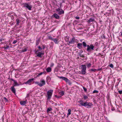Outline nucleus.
Returning a JSON list of instances; mask_svg holds the SVG:
<instances>
[{
  "instance_id": "obj_26",
  "label": "nucleus",
  "mask_w": 122,
  "mask_h": 122,
  "mask_svg": "<svg viewBox=\"0 0 122 122\" xmlns=\"http://www.w3.org/2000/svg\"><path fill=\"white\" fill-rule=\"evenodd\" d=\"M88 103L87 102H85L84 103L83 106L86 107L87 106V104Z\"/></svg>"
},
{
  "instance_id": "obj_28",
  "label": "nucleus",
  "mask_w": 122,
  "mask_h": 122,
  "mask_svg": "<svg viewBox=\"0 0 122 122\" xmlns=\"http://www.w3.org/2000/svg\"><path fill=\"white\" fill-rule=\"evenodd\" d=\"M6 47H4V48L5 50H6L8 49L9 47V46L8 45H6Z\"/></svg>"
},
{
  "instance_id": "obj_9",
  "label": "nucleus",
  "mask_w": 122,
  "mask_h": 122,
  "mask_svg": "<svg viewBox=\"0 0 122 122\" xmlns=\"http://www.w3.org/2000/svg\"><path fill=\"white\" fill-rule=\"evenodd\" d=\"M75 41V39L74 37H73L71 39V40L70 41H69V43L70 44L73 43Z\"/></svg>"
},
{
  "instance_id": "obj_34",
  "label": "nucleus",
  "mask_w": 122,
  "mask_h": 122,
  "mask_svg": "<svg viewBox=\"0 0 122 122\" xmlns=\"http://www.w3.org/2000/svg\"><path fill=\"white\" fill-rule=\"evenodd\" d=\"M43 73H44V72H42L38 74L37 75V76L38 77H39V76L41 75Z\"/></svg>"
},
{
  "instance_id": "obj_49",
  "label": "nucleus",
  "mask_w": 122,
  "mask_h": 122,
  "mask_svg": "<svg viewBox=\"0 0 122 122\" xmlns=\"http://www.w3.org/2000/svg\"><path fill=\"white\" fill-rule=\"evenodd\" d=\"M120 33H121V36H122V31L120 32Z\"/></svg>"
},
{
  "instance_id": "obj_55",
  "label": "nucleus",
  "mask_w": 122,
  "mask_h": 122,
  "mask_svg": "<svg viewBox=\"0 0 122 122\" xmlns=\"http://www.w3.org/2000/svg\"><path fill=\"white\" fill-rule=\"evenodd\" d=\"M80 41H82V40H80Z\"/></svg>"
},
{
  "instance_id": "obj_47",
  "label": "nucleus",
  "mask_w": 122,
  "mask_h": 122,
  "mask_svg": "<svg viewBox=\"0 0 122 122\" xmlns=\"http://www.w3.org/2000/svg\"><path fill=\"white\" fill-rule=\"evenodd\" d=\"M76 19H79V17L76 16Z\"/></svg>"
},
{
  "instance_id": "obj_32",
  "label": "nucleus",
  "mask_w": 122,
  "mask_h": 122,
  "mask_svg": "<svg viewBox=\"0 0 122 122\" xmlns=\"http://www.w3.org/2000/svg\"><path fill=\"white\" fill-rule=\"evenodd\" d=\"M48 39L50 40H52H52L53 38L51 36H48Z\"/></svg>"
},
{
  "instance_id": "obj_11",
  "label": "nucleus",
  "mask_w": 122,
  "mask_h": 122,
  "mask_svg": "<svg viewBox=\"0 0 122 122\" xmlns=\"http://www.w3.org/2000/svg\"><path fill=\"white\" fill-rule=\"evenodd\" d=\"M41 42L40 38H37L36 45V46H37L38 45L39 43Z\"/></svg>"
},
{
  "instance_id": "obj_35",
  "label": "nucleus",
  "mask_w": 122,
  "mask_h": 122,
  "mask_svg": "<svg viewBox=\"0 0 122 122\" xmlns=\"http://www.w3.org/2000/svg\"><path fill=\"white\" fill-rule=\"evenodd\" d=\"M57 66H58V67H61V64H59V63H58Z\"/></svg>"
},
{
  "instance_id": "obj_50",
  "label": "nucleus",
  "mask_w": 122,
  "mask_h": 122,
  "mask_svg": "<svg viewBox=\"0 0 122 122\" xmlns=\"http://www.w3.org/2000/svg\"><path fill=\"white\" fill-rule=\"evenodd\" d=\"M101 70V69H98L97 70L99 71Z\"/></svg>"
},
{
  "instance_id": "obj_19",
  "label": "nucleus",
  "mask_w": 122,
  "mask_h": 122,
  "mask_svg": "<svg viewBox=\"0 0 122 122\" xmlns=\"http://www.w3.org/2000/svg\"><path fill=\"white\" fill-rule=\"evenodd\" d=\"M83 47H86V46L87 47V45L85 41H83L82 42V44Z\"/></svg>"
},
{
  "instance_id": "obj_3",
  "label": "nucleus",
  "mask_w": 122,
  "mask_h": 122,
  "mask_svg": "<svg viewBox=\"0 0 122 122\" xmlns=\"http://www.w3.org/2000/svg\"><path fill=\"white\" fill-rule=\"evenodd\" d=\"M94 46L92 44H91L89 45H87V51L88 52H91L92 50L94 49Z\"/></svg>"
},
{
  "instance_id": "obj_46",
  "label": "nucleus",
  "mask_w": 122,
  "mask_h": 122,
  "mask_svg": "<svg viewBox=\"0 0 122 122\" xmlns=\"http://www.w3.org/2000/svg\"><path fill=\"white\" fill-rule=\"evenodd\" d=\"M42 46V47H43L42 48V49H44L45 48V46L44 45H43Z\"/></svg>"
},
{
  "instance_id": "obj_23",
  "label": "nucleus",
  "mask_w": 122,
  "mask_h": 122,
  "mask_svg": "<svg viewBox=\"0 0 122 122\" xmlns=\"http://www.w3.org/2000/svg\"><path fill=\"white\" fill-rule=\"evenodd\" d=\"M27 49L25 48H23V49L21 51L22 52H23L27 51Z\"/></svg>"
},
{
  "instance_id": "obj_53",
  "label": "nucleus",
  "mask_w": 122,
  "mask_h": 122,
  "mask_svg": "<svg viewBox=\"0 0 122 122\" xmlns=\"http://www.w3.org/2000/svg\"><path fill=\"white\" fill-rule=\"evenodd\" d=\"M29 96V94H28L27 95V97H28V96Z\"/></svg>"
},
{
  "instance_id": "obj_48",
  "label": "nucleus",
  "mask_w": 122,
  "mask_h": 122,
  "mask_svg": "<svg viewBox=\"0 0 122 122\" xmlns=\"http://www.w3.org/2000/svg\"><path fill=\"white\" fill-rule=\"evenodd\" d=\"M47 79H51V78L49 77H47Z\"/></svg>"
},
{
  "instance_id": "obj_54",
  "label": "nucleus",
  "mask_w": 122,
  "mask_h": 122,
  "mask_svg": "<svg viewBox=\"0 0 122 122\" xmlns=\"http://www.w3.org/2000/svg\"><path fill=\"white\" fill-rule=\"evenodd\" d=\"M81 58V60H83L84 59H83V58Z\"/></svg>"
},
{
  "instance_id": "obj_21",
  "label": "nucleus",
  "mask_w": 122,
  "mask_h": 122,
  "mask_svg": "<svg viewBox=\"0 0 122 122\" xmlns=\"http://www.w3.org/2000/svg\"><path fill=\"white\" fill-rule=\"evenodd\" d=\"M46 71L47 72H49L51 71V70L50 67H49L47 68L46 69Z\"/></svg>"
},
{
  "instance_id": "obj_31",
  "label": "nucleus",
  "mask_w": 122,
  "mask_h": 122,
  "mask_svg": "<svg viewBox=\"0 0 122 122\" xmlns=\"http://www.w3.org/2000/svg\"><path fill=\"white\" fill-rule=\"evenodd\" d=\"M92 64L90 63H89L88 64H87L86 66H87V67H91Z\"/></svg>"
},
{
  "instance_id": "obj_20",
  "label": "nucleus",
  "mask_w": 122,
  "mask_h": 122,
  "mask_svg": "<svg viewBox=\"0 0 122 122\" xmlns=\"http://www.w3.org/2000/svg\"><path fill=\"white\" fill-rule=\"evenodd\" d=\"M16 25H19V23L20 22V20L18 19H17L16 20Z\"/></svg>"
},
{
  "instance_id": "obj_33",
  "label": "nucleus",
  "mask_w": 122,
  "mask_h": 122,
  "mask_svg": "<svg viewBox=\"0 0 122 122\" xmlns=\"http://www.w3.org/2000/svg\"><path fill=\"white\" fill-rule=\"evenodd\" d=\"M109 66L110 67L112 68H113V66L112 64H110Z\"/></svg>"
},
{
  "instance_id": "obj_40",
  "label": "nucleus",
  "mask_w": 122,
  "mask_h": 122,
  "mask_svg": "<svg viewBox=\"0 0 122 122\" xmlns=\"http://www.w3.org/2000/svg\"><path fill=\"white\" fill-rule=\"evenodd\" d=\"M97 70L95 69H91L90 70V71H96Z\"/></svg>"
},
{
  "instance_id": "obj_6",
  "label": "nucleus",
  "mask_w": 122,
  "mask_h": 122,
  "mask_svg": "<svg viewBox=\"0 0 122 122\" xmlns=\"http://www.w3.org/2000/svg\"><path fill=\"white\" fill-rule=\"evenodd\" d=\"M23 7H26L29 10H31L32 7L30 5H29L28 4L26 3H24L22 4Z\"/></svg>"
},
{
  "instance_id": "obj_44",
  "label": "nucleus",
  "mask_w": 122,
  "mask_h": 122,
  "mask_svg": "<svg viewBox=\"0 0 122 122\" xmlns=\"http://www.w3.org/2000/svg\"><path fill=\"white\" fill-rule=\"evenodd\" d=\"M38 47V48L40 49L39 50L40 51H41L42 50V48H41L40 46H39Z\"/></svg>"
},
{
  "instance_id": "obj_37",
  "label": "nucleus",
  "mask_w": 122,
  "mask_h": 122,
  "mask_svg": "<svg viewBox=\"0 0 122 122\" xmlns=\"http://www.w3.org/2000/svg\"><path fill=\"white\" fill-rule=\"evenodd\" d=\"M59 77L60 79H62V80H64V79L65 77L63 76H60Z\"/></svg>"
},
{
  "instance_id": "obj_25",
  "label": "nucleus",
  "mask_w": 122,
  "mask_h": 122,
  "mask_svg": "<svg viewBox=\"0 0 122 122\" xmlns=\"http://www.w3.org/2000/svg\"><path fill=\"white\" fill-rule=\"evenodd\" d=\"M52 110V109L51 108H48L47 109V112H49L50 111Z\"/></svg>"
},
{
  "instance_id": "obj_10",
  "label": "nucleus",
  "mask_w": 122,
  "mask_h": 122,
  "mask_svg": "<svg viewBox=\"0 0 122 122\" xmlns=\"http://www.w3.org/2000/svg\"><path fill=\"white\" fill-rule=\"evenodd\" d=\"M11 80L13 81L14 82V85L13 86H18L19 85V84H18V83L15 80H14L12 79H11Z\"/></svg>"
},
{
  "instance_id": "obj_22",
  "label": "nucleus",
  "mask_w": 122,
  "mask_h": 122,
  "mask_svg": "<svg viewBox=\"0 0 122 122\" xmlns=\"http://www.w3.org/2000/svg\"><path fill=\"white\" fill-rule=\"evenodd\" d=\"M79 102L81 106H83L84 103L83 102V101L82 100H80V101H79Z\"/></svg>"
},
{
  "instance_id": "obj_52",
  "label": "nucleus",
  "mask_w": 122,
  "mask_h": 122,
  "mask_svg": "<svg viewBox=\"0 0 122 122\" xmlns=\"http://www.w3.org/2000/svg\"><path fill=\"white\" fill-rule=\"evenodd\" d=\"M65 1L64 0H62V2H64Z\"/></svg>"
},
{
  "instance_id": "obj_5",
  "label": "nucleus",
  "mask_w": 122,
  "mask_h": 122,
  "mask_svg": "<svg viewBox=\"0 0 122 122\" xmlns=\"http://www.w3.org/2000/svg\"><path fill=\"white\" fill-rule=\"evenodd\" d=\"M56 12L59 15H61L64 13V11L62 9L60 8L57 9L56 10Z\"/></svg>"
},
{
  "instance_id": "obj_38",
  "label": "nucleus",
  "mask_w": 122,
  "mask_h": 122,
  "mask_svg": "<svg viewBox=\"0 0 122 122\" xmlns=\"http://www.w3.org/2000/svg\"><path fill=\"white\" fill-rule=\"evenodd\" d=\"M98 91L96 90H94L93 92V93H98Z\"/></svg>"
},
{
  "instance_id": "obj_15",
  "label": "nucleus",
  "mask_w": 122,
  "mask_h": 122,
  "mask_svg": "<svg viewBox=\"0 0 122 122\" xmlns=\"http://www.w3.org/2000/svg\"><path fill=\"white\" fill-rule=\"evenodd\" d=\"M92 104L91 103L88 102V103L87 104V106L88 107H87V108H91V106L92 105Z\"/></svg>"
},
{
  "instance_id": "obj_30",
  "label": "nucleus",
  "mask_w": 122,
  "mask_h": 122,
  "mask_svg": "<svg viewBox=\"0 0 122 122\" xmlns=\"http://www.w3.org/2000/svg\"><path fill=\"white\" fill-rule=\"evenodd\" d=\"M64 80L66 82H68L69 81V80L67 78L65 77L64 79Z\"/></svg>"
},
{
  "instance_id": "obj_1",
  "label": "nucleus",
  "mask_w": 122,
  "mask_h": 122,
  "mask_svg": "<svg viewBox=\"0 0 122 122\" xmlns=\"http://www.w3.org/2000/svg\"><path fill=\"white\" fill-rule=\"evenodd\" d=\"M81 69V74H82L85 75L86 73V65H82L80 66Z\"/></svg>"
},
{
  "instance_id": "obj_12",
  "label": "nucleus",
  "mask_w": 122,
  "mask_h": 122,
  "mask_svg": "<svg viewBox=\"0 0 122 122\" xmlns=\"http://www.w3.org/2000/svg\"><path fill=\"white\" fill-rule=\"evenodd\" d=\"M53 16V17L57 19H58L59 18V17L58 14L56 13H54Z\"/></svg>"
},
{
  "instance_id": "obj_43",
  "label": "nucleus",
  "mask_w": 122,
  "mask_h": 122,
  "mask_svg": "<svg viewBox=\"0 0 122 122\" xmlns=\"http://www.w3.org/2000/svg\"><path fill=\"white\" fill-rule=\"evenodd\" d=\"M118 92L120 94H122V90L119 91Z\"/></svg>"
},
{
  "instance_id": "obj_17",
  "label": "nucleus",
  "mask_w": 122,
  "mask_h": 122,
  "mask_svg": "<svg viewBox=\"0 0 122 122\" xmlns=\"http://www.w3.org/2000/svg\"><path fill=\"white\" fill-rule=\"evenodd\" d=\"M94 20V19L92 18H90L89 20H88L87 21V22L89 23H90L91 22L93 21Z\"/></svg>"
},
{
  "instance_id": "obj_39",
  "label": "nucleus",
  "mask_w": 122,
  "mask_h": 122,
  "mask_svg": "<svg viewBox=\"0 0 122 122\" xmlns=\"http://www.w3.org/2000/svg\"><path fill=\"white\" fill-rule=\"evenodd\" d=\"M83 88L84 90V91L86 92L87 91V89L85 87H83Z\"/></svg>"
},
{
  "instance_id": "obj_7",
  "label": "nucleus",
  "mask_w": 122,
  "mask_h": 122,
  "mask_svg": "<svg viewBox=\"0 0 122 122\" xmlns=\"http://www.w3.org/2000/svg\"><path fill=\"white\" fill-rule=\"evenodd\" d=\"M34 80V79L32 78L30 79L28 81H27L25 83V84H30L32 81Z\"/></svg>"
},
{
  "instance_id": "obj_2",
  "label": "nucleus",
  "mask_w": 122,
  "mask_h": 122,
  "mask_svg": "<svg viewBox=\"0 0 122 122\" xmlns=\"http://www.w3.org/2000/svg\"><path fill=\"white\" fill-rule=\"evenodd\" d=\"M53 92V91L52 90H50L47 92V100H49L51 99Z\"/></svg>"
},
{
  "instance_id": "obj_24",
  "label": "nucleus",
  "mask_w": 122,
  "mask_h": 122,
  "mask_svg": "<svg viewBox=\"0 0 122 122\" xmlns=\"http://www.w3.org/2000/svg\"><path fill=\"white\" fill-rule=\"evenodd\" d=\"M59 94L62 96H63L64 94V92L63 91H61L59 92Z\"/></svg>"
},
{
  "instance_id": "obj_14",
  "label": "nucleus",
  "mask_w": 122,
  "mask_h": 122,
  "mask_svg": "<svg viewBox=\"0 0 122 122\" xmlns=\"http://www.w3.org/2000/svg\"><path fill=\"white\" fill-rule=\"evenodd\" d=\"M14 86H12L11 88V89L12 91L14 93H15V89L14 88Z\"/></svg>"
},
{
  "instance_id": "obj_41",
  "label": "nucleus",
  "mask_w": 122,
  "mask_h": 122,
  "mask_svg": "<svg viewBox=\"0 0 122 122\" xmlns=\"http://www.w3.org/2000/svg\"><path fill=\"white\" fill-rule=\"evenodd\" d=\"M4 100H5V102H7L8 101L7 99L6 98V97H4Z\"/></svg>"
},
{
  "instance_id": "obj_56",
  "label": "nucleus",
  "mask_w": 122,
  "mask_h": 122,
  "mask_svg": "<svg viewBox=\"0 0 122 122\" xmlns=\"http://www.w3.org/2000/svg\"><path fill=\"white\" fill-rule=\"evenodd\" d=\"M83 56V55H82V56Z\"/></svg>"
},
{
  "instance_id": "obj_4",
  "label": "nucleus",
  "mask_w": 122,
  "mask_h": 122,
  "mask_svg": "<svg viewBox=\"0 0 122 122\" xmlns=\"http://www.w3.org/2000/svg\"><path fill=\"white\" fill-rule=\"evenodd\" d=\"M40 82L41 83H40L39 82L36 81L35 82V83L38 85L39 86L41 87L45 84L46 83L45 80H42L40 81Z\"/></svg>"
},
{
  "instance_id": "obj_42",
  "label": "nucleus",
  "mask_w": 122,
  "mask_h": 122,
  "mask_svg": "<svg viewBox=\"0 0 122 122\" xmlns=\"http://www.w3.org/2000/svg\"><path fill=\"white\" fill-rule=\"evenodd\" d=\"M17 42V40H14L13 41V44H15Z\"/></svg>"
},
{
  "instance_id": "obj_29",
  "label": "nucleus",
  "mask_w": 122,
  "mask_h": 122,
  "mask_svg": "<svg viewBox=\"0 0 122 122\" xmlns=\"http://www.w3.org/2000/svg\"><path fill=\"white\" fill-rule=\"evenodd\" d=\"M83 98L85 100H86V99H88V97L86 95H84L83 96Z\"/></svg>"
},
{
  "instance_id": "obj_8",
  "label": "nucleus",
  "mask_w": 122,
  "mask_h": 122,
  "mask_svg": "<svg viewBox=\"0 0 122 122\" xmlns=\"http://www.w3.org/2000/svg\"><path fill=\"white\" fill-rule=\"evenodd\" d=\"M77 47L79 49H81L82 48V44L81 43H78L77 44Z\"/></svg>"
},
{
  "instance_id": "obj_51",
  "label": "nucleus",
  "mask_w": 122,
  "mask_h": 122,
  "mask_svg": "<svg viewBox=\"0 0 122 122\" xmlns=\"http://www.w3.org/2000/svg\"><path fill=\"white\" fill-rule=\"evenodd\" d=\"M2 39H0V41H2Z\"/></svg>"
},
{
  "instance_id": "obj_27",
  "label": "nucleus",
  "mask_w": 122,
  "mask_h": 122,
  "mask_svg": "<svg viewBox=\"0 0 122 122\" xmlns=\"http://www.w3.org/2000/svg\"><path fill=\"white\" fill-rule=\"evenodd\" d=\"M71 110L70 109H69L68 110V113L67 114L68 115H70L71 114Z\"/></svg>"
},
{
  "instance_id": "obj_45",
  "label": "nucleus",
  "mask_w": 122,
  "mask_h": 122,
  "mask_svg": "<svg viewBox=\"0 0 122 122\" xmlns=\"http://www.w3.org/2000/svg\"><path fill=\"white\" fill-rule=\"evenodd\" d=\"M54 64L53 63H51V65L50 66L51 67H52L54 66Z\"/></svg>"
},
{
  "instance_id": "obj_13",
  "label": "nucleus",
  "mask_w": 122,
  "mask_h": 122,
  "mask_svg": "<svg viewBox=\"0 0 122 122\" xmlns=\"http://www.w3.org/2000/svg\"><path fill=\"white\" fill-rule=\"evenodd\" d=\"M58 39L53 38L52 41H54L55 44H57L58 43Z\"/></svg>"
},
{
  "instance_id": "obj_16",
  "label": "nucleus",
  "mask_w": 122,
  "mask_h": 122,
  "mask_svg": "<svg viewBox=\"0 0 122 122\" xmlns=\"http://www.w3.org/2000/svg\"><path fill=\"white\" fill-rule=\"evenodd\" d=\"M37 54V56L40 57H42V55L43 54L41 52H39L38 54Z\"/></svg>"
},
{
  "instance_id": "obj_36",
  "label": "nucleus",
  "mask_w": 122,
  "mask_h": 122,
  "mask_svg": "<svg viewBox=\"0 0 122 122\" xmlns=\"http://www.w3.org/2000/svg\"><path fill=\"white\" fill-rule=\"evenodd\" d=\"M55 96L56 97L58 98H59L61 97V96H58L57 95H55Z\"/></svg>"
},
{
  "instance_id": "obj_18",
  "label": "nucleus",
  "mask_w": 122,
  "mask_h": 122,
  "mask_svg": "<svg viewBox=\"0 0 122 122\" xmlns=\"http://www.w3.org/2000/svg\"><path fill=\"white\" fill-rule=\"evenodd\" d=\"M20 104L21 105H24L26 103V102L24 101L20 102Z\"/></svg>"
}]
</instances>
